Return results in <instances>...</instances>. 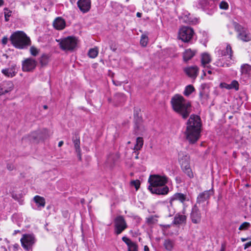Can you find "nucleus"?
I'll use <instances>...</instances> for the list:
<instances>
[{"label":"nucleus","instance_id":"19","mask_svg":"<svg viewBox=\"0 0 251 251\" xmlns=\"http://www.w3.org/2000/svg\"><path fill=\"white\" fill-rule=\"evenodd\" d=\"M122 240L127 245L128 251H138V246L136 243L133 242L126 236H123Z\"/></svg>","mask_w":251,"mask_h":251},{"label":"nucleus","instance_id":"18","mask_svg":"<svg viewBox=\"0 0 251 251\" xmlns=\"http://www.w3.org/2000/svg\"><path fill=\"white\" fill-rule=\"evenodd\" d=\"M178 161L182 169L190 166V157L187 154L183 153H179Z\"/></svg>","mask_w":251,"mask_h":251},{"label":"nucleus","instance_id":"51","mask_svg":"<svg viewBox=\"0 0 251 251\" xmlns=\"http://www.w3.org/2000/svg\"><path fill=\"white\" fill-rule=\"evenodd\" d=\"M76 152H77V157H78L79 160H81V150H79V152L78 151H76Z\"/></svg>","mask_w":251,"mask_h":251},{"label":"nucleus","instance_id":"48","mask_svg":"<svg viewBox=\"0 0 251 251\" xmlns=\"http://www.w3.org/2000/svg\"><path fill=\"white\" fill-rule=\"evenodd\" d=\"M8 41V38L6 37H3L1 40V42L3 45H6Z\"/></svg>","mask_w":251,"mask_h":251},{"label":"nucleus","instance_id":"40","mask_svg":"<svg viewBox=\"0 0 251 251\" xmlns=\"http://www.w3.org/2000/svg\"><path fill=\"white\" fill-rule=\"evenodd\" d=\"M250 226V224L248 222H244L242 224L240 225L239 227V230H243L247 229Z\"/></svg>","mask_w":251,"mask_h":251},{"label":"nucleus","instance_id":"55","mask_svg":"<svg viewBox=\"0 0 251 251\" xmlns=\"http://www.w3.org/2000/svg\"><path fill=\"white\" fill-rule=\"evenodd\" d=\"M63 143H64L63 141H60L58 143V147H61L63 145Z\"/></svg>","mask_w":251,"mask_h":251},{"label":"nucleus","instance_id":"12","mask_svg":"<svg viewBox=\"0 0 251 251\" xmlns=\"http://www.w3.org/2000/svg\"><path fill=\"white\" fill-rule=\"evenodd\" d=\"M190 218L194 224H199L201 222V214L197 204H195L192 209Z\"/></svg>","mask_w":251,"mask_h":251},{"label":"nucleus","instance_id":"27","mask_svg":"<svg viewBox=\"0 0 251 251\" xmlns=\"http://www.w3.org/2000/svg\"><path fill=\"white\" fill-rule=\"evenodd\" d=\"M34 201L38 207H44L45 205V200L43 197L36 196L34 197Z\"/></svg>","mask_w":251,"mask_h":251},{"label":"nucleus","instance_id":"46","mask_svg":"<svg viewBox=\"0 0 251 251\" xmlns=\"http://www.w3.org/2000/svg\"><path fill=\"white\" fill-rule=\"evenodd\" d=\"M220 87L221 88H226V89H231V87L230 84H227L225 82L221 83L220 84Z\"/></svg>","mask_w":251,"mask_h":251},{"label":"nucleus","instance_id":"57","mask_svg":"<svg viewBox=\"0 0 251 251\" xmlns=\"http://www.w3.org/2000/svg\"><path fill=\"white\" fill-rule=\"evenodd\" d=\"M136 16L137 17L140 18L142 16V13L140 12H137L136 13Z\"/></svg>","mask_w":251,"mask_h":251},{"label":"nucleus","instance_id":"26","mask_svg":"<svg viewBox=\"0 0 251 251\" xmlns=\"http://www.w3.org/2000/svg\"><path fill=\"white\" fill-rule=\"evenodd\" d=\"M211 60L210 55L207 53H204L201 55V65L205 67Z\"/></svg>","mask_w":251,"mask_h":251},{"label":"nucleus","instance_id":"38","mask_svg":"<svg viewBox=\"0 0 251 251\" xmlns=\"http://www.w3.org/2000/svg\"><path fill=\"white\" fill-rule=\"evenodd\" d=\"M148 41V38L145 35H142L140 40V44L143 47H146L147 45Z\"/></svg>","mask_w":251,"mask_h":251},{"label":"nucleus","instance_id":"53","mask_svg":"<svg viewBox=\"0 0 251 251\" xmlns=\"http://www.w3.org/2000/svg\"><path fill=\"white\" fill-rule=\"evenodd\" d=\"M205 72H207L209 74H212V71L210 70H205V71L203 70L204 75H205Z\"/></svg>","mask_w":251,"mask_h":251},{"label":"nucleus","instance_id":"43","mask_svg":"<svg viewBox=\"0 0 251 251\" xmlns=\"http://www.w3.org/2000/svg\"><path fill=\"white\" fill-rule=\"evenodd\" d=\"M230 86L231 87V89H234L236 90H238L239 89L238 86L239 84L238 82L236 80H233L231 83L230 84Z\"/></svg>","mask_w":251,"mask_h":251},{"label":"nucleus","instance_id":"22","mask_svg":"<svg viewBox=\"0 0 251 251\" xmlns=\"http://www.w3.org/2000/svg\"><path fill=\"white\" fill-rule=\"evenodd\" d=\"M198 68L195 66H191L184 69L185 73L190 77L195 78L198 73Z\"/></svg>","mask_w":251,"mask_h":251},{"label":"nucleus","instance_id":"60","mask_svg":"<svg viewBox=\"0 0 251 251\" xmlns=\"http://www.w3.org/2000/svg\"><path fill=\"white\" fill-rule=\"evenodd\" d=\"M3 2L4 1L3 0H0V6L3 5Z\"/></svg>","mask_w":251,"mask_h":251},{"label":"nucleus","instance_id":"7","mask_svg":"<svg viewBox=\"0 0 251 251\" xmlns=\"http://www.w3.org/2000/svg\"><path fill=\"white\" fill-rule=\"evenodd\" d=\"M197 7L211 15L215 11L216 5L214 0H198Z\"/></svg>","mask_w":251,"mask_h":251},{"label":"nucleus","instance_id":"59","mask_svg":"<svg viewBox=\"0 0 251 251\" xmlns=\"http://www.w3.org/2000/svg\"><path fill=\"white\" fill-rule=\"evenodd\" d=\"M19 232H20V230H14V233H13V234L14 235H16L17 233H19Z\"/></svg>","mask_w":251,"mask_h":251},{"label":"nucleus","instance_id":"45","mask_svg":"<svg viewBox=\"0 0 251 251\" xmlns=\"http://www.w3.org/2000/svg\"><path fill=\"white\" fill-rule=\"evenodd\" d=\"M43 132L44 133V135H40L39 138L42 140H44L45 139H46L49 135L48 134V131L46 129L43 130Z\"/></svg>","mask_w":251,"mask_h":251},{"label":"nucleus","instance_id":"33","mask_svg":"<svg viewBox=\"0 0 251 251\" xmlns=\"http://www.w3.org/2000/svg\"><path fill=\"white\" fill-rule=\"evenodd\" d=\"M134 128L135 134L136 135L141 134L145 130V127L140 124L137 125V124H136Z\"/></svg>","mask_w":251,"mask_h":251},{"label":"nucleus","instance_id":"11","mask_svg":"<svg viewBox=\"0 0 251 251\" xmlns=\"http://www.w3.org/2000/svg\"><path fill=\"white\" fill-rule=\"evenodd\" d=\"M23 247L26 250L30 249L35 243V238L33 235L25 234L21 239Z\"/></svg>","mask_w":251,"mask_h":251},{"label":"nucleus","instance_id":"13","mask_svg":"<svg viewBox=\"0 0 251 251\" xmlns=\"http://www.w3.org/2000/svg\"><path fill=\"white\" fill-rule=\"evenodd\" d=\"M37 65V61L33 58L25 59L22 63V69L24 72H29L34 69Z\"/></svg>","mask_w":251,"mask_h":251},{"label":"nucleus","instance_id":"14","mask_svg":"<svg viewBox=\"0 0 251 251\" xmlns=\"http://www.w3.org/2000/svg\"><path fill=\"white\" fill-rule=\"evenodd\" d=\"M175 201H178L184 204L185 201H189V198L186 194L176 193L170 199L169 202L171 206L173 205V202Z\"/></svg>","mask_w":251,"mask_h":251},{"label":"nucleus","instance_id":"29","mask_svg":"<svg viewBox=\"0 0 251 251\" xmlns=\"http://www.w3.org/2000/svg\"><path fill=\"white\" fill-rule=\"evenodd\" d=\"M165 249L168 251H172L174 246V242L170 239H166L163 244Z\"/></svg>","mask_w":251,"mask_h":251},{"label":"nucleus","instance_id":"41","mask_svg":"<svg viewBox=\"0 0 251 251\" xmlns=\"http://www.w3.org/2000/svg\"><path fill=\"white\" fill-rule=\"evenodd\" d=\"M30 52L32 55H33L34 56H36L39 53V50H38L35 47L32 46V47H30Z\"/></svg>","mask_w":251,"mask_h":251},{"label":"nucleus","instance_id":"3","mask_svg":"<svg viewBox=\"0 0 251 251\" xmlns=\"http://www.w3.org/2000/svg\"><path fill=\"white\" fill-rule=\"evenodd\" d=\"M168 180V178L166 176L151 175L148 180L150 184L148 189L152 194L166 195L169 192L168 187L165 185Z\"/></svg>","mask_w":251,"mask_h":251},{"label":"nucleus","instance_id":"15","mask_svg":"<svg viewBox=\"0 0 251 251\" xmlns=\"http://www.w3.org/2000/svg\"><path fill=\"white\" fill-rule=\"evenodd\" d=\"M77 5L79 10L83 13L88 12L91 6V0H78Z\"/></svg>","mask_w":251,"mask_h":251},{"label":"nucleus","instance_id":"2","mask_svg":"<svg viewBox=\"0 0 251 251\" xmlns=\"http://www.w3.org/2000/svg\"><path fill=\"white\" fill-rule=\"evenodd\" d=\"M173 110L183 119H187L192 111L191 103L180 95H175L171 100Z\"/></svg>","mask_w":251,"mask_h":251},{"label":"nucleus","instance_id":"37","mask_svg":"<svg viewBox=\"0 0 251 251\" xmlns=\"http://www.w3.org/2000/svg\"><path fill=\"white\" fill-rule=\"evenodd\" d=\"M4 11L5 21L8 22L9 21V18L11 16L12 12L7 8H5Z\"/></svg>","mask_w":251,"mask_h":251},{"label":"nucleus","instance_id":"44","mask_svg":"<svg viewBox=\"0 0 251 251\" xmlns=\"http://www.w3.org/2000/svg\"><path fill=\"white\" fill-rule=\"evenodd\" d=\"M219 6L221 9L226 10L228 8V4L226 2L222 1L220 2Z\"/></svg>","mask_w":251,"mask_h":251},{"label":"nucleus","instance_id":"42","mask_svg":"<svg viewBox=\"0 0 251 251\" xmlns=\"http://www.w3.org/2000/svg\"><path fill=\"white\" fill-rule=\"evenodd\" d=\"M131 185L135 187L136 190H137L140 186V182L139 180H132L131 181Z\"/></svg>","mask_w":251,"mask_h":251},{"label":"nucleus","instance_id":"31","mask_svg":"<svg viewBox=\"0 0 251 251\" xmlns=\"http://www.w3.org/2000/svg\"><path fill=\"white\" fill-rule=\"evenodd\" d=\"M49 61V56L47 54H43L42 55L39 59L40 63L42 67L46 66Z\"/></svg>","mask_w":251,"mask_h":251},{"label":"nucleus","instance_id":"1","mask_svg":"<svg viewBox=\"0 0 251 251\" xmlns=\"http://www.w3.org/2000/svg\"><path fill=\"white\" fill-rule=\"evenodd\" d=\"M184 132L186 139L190 144H195L200 138L201 131V120L196 115H191L187 122Z\"/></svg>","mask_w":251,"mask_h":251},{"label":"nucleus","instance_id":"54","mask_svg":"<svg viewBox=\"0 0 251 251\" xmlns=\"http://www.w3.org/2000/svg\"><path fill=\"white\" fill-rule=\"evenodd\" d=\"M134 153L136 154L135 158L138 159V154H139L138 151H135Z\"/></svg>","mask_w":251,"mask_h":251},{"label":"nucleus","instance_id":"8","mask_svg":"<svg viewBox=\"0 0 251 251\" xmlns=\"http://www.w3.org/2000/svg\"><path fill=\"white\" fill-rule=\"evenodd\" d=\"M77 39L72 36H68L61 40L59 43L60 48L64 50H72L76 46Z\"/></svg>","mask_w":251,"mask_h":251},{"label":"nucleus","instance_id":"50","mask_svg":"<svg viewBox=\"0 0 251 251\" xmlns=\"http://www.w3.org/2000/svg\"><path fill=\"white\" fill-rule=\"evenodd\" d=\"M251 246V241L244 245V249H246Z\"/></svg>","mask_w":251,"mask_h":251},{"label":"nucleus","instance_id":"30","mask_svg":"<svg viewBox=\"0 0 251 251\" xmlns=\"http://www.w3.org/2000/svg\"><path fill=\"white\" fill-rule=\"evenodd\" d=\"M144 140L142 137H137L136 139V144L135 145L134 150L136 151H140L143 147Z\"/></svg>","mask_w":251,"mask_h":251},{"label":"nucleus","instance_id":"34","mask_svg":"<svg viewBox=\"0 0 251 251\" xmlns=\"http://www.w3.org/2000/svg\"><path fill=\"white\" fill-rule=\"evenodd\" d=\"M98 54V50L97 48L90 49L88 53V56L92 58L96 57Z\"/></svg>","mask_w":251,"mask_h":251},{"label":"nucleus","instance_id":"17","mask_svg":"<svg viewBox=\"0 0 251 251\" xmlns=\"http://www.w3.org/2000/svg\"><path fill=\"white\" fill-rule=\"evenodd\" d=\"M13 84L10 81L3 82L0 84V95H2L10 92L13 90Z\"/></svg>","mask_w":251,"mask_h":251},{"label":"nucleus","instance_id":"32","mask_svg":"<svg viewBox=\"0 0 251 251\" xmlns=\"http://www.w3.org/2000/svg\"><path fill=\"white\" fill-rule=\"evenodd\" d=\"M195 90V88L192 85H189L185 87L183 94L186 97L189 96Z\"/></svg>","mask_w":251,"mask_h":251},{"label":"nucleus","instance_id":"21","mask_svg":"<svg viewBox=\"0 0 251 251\" xmlns=\"http://www.w3.org/2000/svg\"><path fill=\"white\" fill-rule=\"evenodd\" d=\"M53 25L55 29L62 30L65 28L66 22L61 17H57L53 21Z\"/></svg>","mask_w":251,"mask_h":251},{"label":"nucleus","instance_id":"23","mask_svg":"<svg viewBox=\"0 0 251 251\" xmlns=\"http://www.w3.org/2000/svg\"><path fill=\"white\" fill-rule=\"evenodd\" d=\"M218 52L219 56L222 57L228 55L229 56L228 58L230 59H231L233 52L231 49V47L229 44H227L226 45V50H219Z\"/></svg>","mask_w":251,"mask_h":251},{"label":"nucleus","instance_id":"6","mask_svg":"<svg viewBox=\"0 0 251 251\" xmlns=\"http://www.w3.org/2000/svg\"><path fill=\"white\" fill-rule=\"evenodd\" d=\"M127 225L124 216L119 215L114 220V233L116 235L121 234L127 228Z\"/></svg>","mask_w":251,"mask_h":251},{"label":"nucleus","instance_id":"4","mask_svg":"<svg viewBox=\"0 0 251 251\" xmlns=\"http://www.w3.org/2000/svg\"><path fill=\"white\" fill-rule=\"evenodd\" d=\"M11 44L16 48L23 49L30 44V40L26 34L22 31H17L13 33L10 37Z\"/></svg>","mask_w":251,"mask_h":251},{"label":"nucleus","instance_id":"62","mask_svg":"<svg viewBox=\"0 0 251 251\" xmlns=\"http://www.w3.org/2000/svg\"><path fill=\"white\" fill-rule=\"evenodd\" d=\"M118 95H119L121 97H124V95L123 94H118Z\"/></svg>","mask_w":251,"mask_h":251},{"label":"nucleus","instance_id":"56","mask_svg":"<svg viewBox=\"0 0 251 251\" xmlns=\"http://www.w3.org/2000/svg\"><path fill=\"white\" fill-rule=\"evenodd\" d=\"M144 251H150L149 248L147 246H144Z\"/></svg>","mask_w":251,"mask_h":251},{"label":"nucleus","instance_id":"64","mask_svg":"<svg viewBox=\"0 0 251 251\" xmlns=\"http://www.w3.org/2000/svg\"><path fill=\"white\" fill-rule=\"evenodd\" d=\"M44 109H47V108H48V106H47V105H44Z\"/></svg>","mask_w":251,"mask_h":251},{"label":"nucleus","instance_id":"10","mask_svg":"<svg viewBox=\"0 0 251 251\" xmlns=\"http://www.w3.org/2000/svg\"><path fill=\"white\" fill-rule=\"evenodd\" d=\"M194 34L193 28L184 26L181 28L178 33L179 38L184 42H188L191 41Z\"/></svg>","mask_w":251,"mask_h":251},{"label":"nucleus","instance_id":"28","mask_svg":"<svg viewBox=\"0 0 251 251\" xmlns=\"http://www.w3.org/2000/svg\"><path fill=\"white\" fill-rule=\"evenodd\" d=\"M73 143L76 151H79L80 148V138L78 134H75L73 138Z\"/></svg>","mask_w":251,"mask_h":251},{"label":"nucleus","instance_id":"61","mask_svg":"<svg viewBox=\"0 0 251 251\" xmlns=\"http://www.w3.org/2000/svg\"><path fill=\"white\" fill-rule=\"evenodd\" d=\"M112 158V155H110L108 158V161H110V159Z\"/></svg>","mask_w":251,"mask_h":251},{"label":"nucleus","instance_id":"25","mask_svg":"<svg viewBox=\"0 0 251 251\" xmlns=\"http://www.w3.org/2000/svg\"><path fill=\"white\" fill-rule=\"evenodd\" d=\"M206 84H202L201 85V90L200 91L199 93V96L200 100L202 102V103L204 102V100H206L208 98V95L207 93L205 92V89L206 87Z\"/></svg>","mask_w":251,"mask_h":251},{"label":"nucleus","instance_id":"47","mask_svg":"<svg viewBox=\"0 0 251 251\" xmlns=\"http://www.w3.org/2000/svg\"><path fill=\"white\" fill-rule=\"evenodd\" d=\"M216 65L218 66H221V67H225V66H226V67H228V64L227 63H223L222 62H220L219 61H217L216 62Z\"/></svg>","mask_w":251,"mask_h":251},{"label":"nucleus","instance_id":"16","mask_svg":"<svg viewBox=\"0 0 251 251\" xmlns=\"http://www.w3.org/2000/svg\"><path fill=\"white\" fill-rule=\"evenodd\" d=\"M185 210H182V214L178 213L176 214L174 217L173 224L176 225H180L185 224L186 222L187 217L185 215Z\"/></svg>","mask_w":251,"mask_h":251},{"label":"nucleus","instance_id":"52","mask_svg":"<svg viewBox=\"0 0 251 251\" xmlns=\"http://www.w3.org/2000/svg\"><path fill=\"white\" fill-rule=\"evenodd\" d=\"M113 82L116 86H120L122 84V82L119 81H117V82H116L115 81L113 80Z\"/></svg>","mask_w":251,"mask_h":251},{"label":"nucleus","instance_id":"24","mask_svg":"<svg viewBox=\"0 0 251 251\" xmlns=\"http://www.w3.org/2000/svg\"><path fill=\"white\" fill-rule=\"evenodd\" d=\"M196 51L190 49H186L183 53V59L185 62L190 60L196 54Z\"/></svg>","mask_w":251,"mask_h":251},{"label":"nucleus","instance_id":"36","mask_svg":"<svg viewBox=\"0 0 251 251\" xmlns=\"http://www.w3.org/2000/svg\"><path fill=\"white\" fill-rule=\"evenodd\" d=\"M251 70V66L248 64H244L241 66V72L242 74H247Z\"/></svg>","mask_w":251,"mask_h":251},{"label":"nucleus","instance_id":"5","mask_svg":"<svg viewBox=\"0 0 251 251\" xmlns=\"http://www.w3.org/2000/svg\"><path fill=\"white\" fill-rule=\"evenodd\" d=\"M232 23L234 29L237 33V37L239 40L246 42L251 40V34L247 28L236 22H233Z\"/></svg>","mask_w":251,"mask_h":251},{"label":"nucleus","instance_id":"35","mask_svg":"<svg viewBox=\"0 0 251 251\" xmlns=\"http://www.w3.org/2000/svg\"><path fill=\"white\" fill-rule=\"evenodd\" d=\"M183 172L190 178H193L194 176L193 173L190 166L182 169Z\"/></svg>","mask_w":251,"mask_h":251},{"label":"nucleus","instance_id":"49","mask_svg":"<svg viewBox=\"0 0 251 251\" xmlns=\"http://www.w3.org/2000/svg\"><path fill=\"white\" fill-rule=\"evenodd\" d=\"M14 166L12 164H7V168L9 171H12L14 169Z\"/></svg>","mask_w":251,"mask_h":251},{"label":"nucleus","instance_id":"39","mask_svg":"<svg viewBox=\"0 0 251 251\" xmlns=\"http://www.w3.org/2000/svg\"><path fill=\"white\" fill-rule=\"evenodd\" d=\"M156 222L157 220L153 216H151L146 218V223L149 225L153 224L155 223Z\"/></svg>","mask_w":251,"mask_h":251},{"label":"nucleus","instance_id":"63","mask_svg":"<svg viewBox=\"0 0 251 251\" xmlns=\"http://www.w3.org/2000/svg\"><path fill=\"white\" fill-rule=\"evenodd\" d=\"M224 250H225L224 248V247H222V248H221V249L220 251H224Z\"/></svg>","mask_w":251,"mask_h":251},{"label":"nucleus","instance_id":"9","mask_svg":"<svg viewBox=\"0 0 251 251\" xmlns=\"http://www.w3.org/2000/svg\"><path fill=\"white\" fill-rule=\"evenodd\" d=\"M213 194V191L212 190H209L204 191L199 194L197 198V202L196 204H198L201 206L203 209H204L205 206L208 203V201L211 196Z\"/></svg>","mask_w":251,"mask_h":251},{"label":"nucleus","instance_id":"58","mask_svg":"<svg viewBox=\"0 0 251 251\" xmlns=\"http://www.w3.org/2000/svg\"><path fill=\"white\" fill-rule=\"evenodd\" d=\"M249 240V238H241V240L242 241V242H245L247 240Z\"/></svg>","mask_w":251,"mask_h":251},{"label":"nucleus","instance_id":"20","mask_svg":"<svg viewBox=\"0 0 251 251\" xmlns=\"http://www.w3.org/2000/svg\"><path fill=\"white\" fill-rule=\"evenodd\" d=\"M1 73L6 76L12 77L17 74V66L16 65H12L8 68H5L1 70Z\"/></svg>","mask_w":251,"mask_h":251}]
</instances>
